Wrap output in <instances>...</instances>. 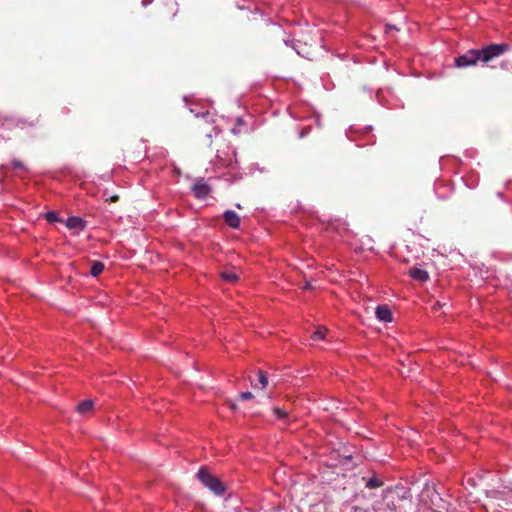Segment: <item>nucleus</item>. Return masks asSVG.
<instances>
[{"mask_svg":"<svg viewBox=\"0 0 512 512\" xmlns=\"http://www.w3.org/2000/svg\"><path fill=\"white\" fill-rule=\"evenodd\" d=\"M507 43L490 44L481 49H470L466 53L455 58V65L459 68L475 66L478 63L487 65L499 58L509 50Z\"/></svg>","mask_w":512,"mask_h":512,"instance_id":"nucleus-1","label":"nucleus"},{"mask_svg":"<svg viewBox=\"0 0 512 512\" xmlns=\"http://www.w3.org/2000/svg\"><path fill=\"white\" fill-rule=\"evenodd\" d=\"M199 481L213 492L216 496L224 495L226 491L225 484L216 476L212 475L206 467H202L196 474Z\"/></svg>","mask_w":512,"mask_h":512,"instance_id":"nucleus-2","label":"nucleus"},{"mask_svg":"<svg viewBox=\"0 0 512 512\" xmlns=\"http://www.w3.org/2000/svg\"><path fill=\"white\" fill-rule=\"evenodd\" d=\"M373 512H403L395 503L392 491L387 489L383 492L382 499L376 501L372 506Z\"/></svg>","mask_w":512,"mask_h":512,"instance_id":"nucleus-3","label":"nucleus"},{"mask_svg":"<svg viewBox=\"0 0 512 512\" xmlns=\"http://www.w3.org/2000/svg\"><path fill=\"white\" fill-rule=\"evenodd\" d=\"M427 498L430 499L429 507L433 510H438L444 507V501L441 499L439 493L435 490L434 486L426 485L421 494V500L427 503Z\"/></svg>","mask_w":512,"mask_h":512,"instance_id":"nucleus-4","label":"nucleus"},{"mask_svg":"<svg viewBox=\"0 0 512 512\" xmlns=\"http://www.w3.org/2000/svg\"><path fill=\"white\" fill-rule=\"evenodd\" d=\"M210 190V186L202 179L196 181L192 187V191L198 199L206 198L210 193Z\"/></svg>","mask_w":512,"mask_h":512,"instance_id":"nucleus-5","label":"nucleus"},{"mask_svg":"<svg viewBox=\"0 0 512 512\" xmlns=\"http://www.w3.org/2000/svg\"><path fill=\"white\" fill-rule=\"evenodd\" d=\"M223 218H224V221L225 223L233 228V229H237L239 228L240 226V217L239 215L232 211V210H226L223 214Z\"/></svg>","mask_w":512,"mask_h":512,"instance_id":"nucleus-6","label":"nucleus"},{"mask_svg":"<svg viewBox=\"0 0 512 512\" xmlns=\"http://www.w3.org/2000/svg\"><path fill=\"white\" fill-rule=\"evenodd\" d=\"M375 314L377 319L382 322H391L393 319L392 312L387 305H379L376 308Z\"/></svg>","mask_w":512,"mask_h":512,"instance_id":"nucleus-7","label":"nucleus"},{"mask_svg":"<svg viewBox=\"0 0 512 512\" xmlns=\"http://www.w3.org/2000/svg\"><path fill=\"white\" fill-rule=\"evenodd\" d=\"M410 276L414 280H418L420 282H425L429 278L428 272L426 270L421 269V268H413V269H411L410 270Z\"/></svg>","mask_w":512,"mask_h":512,"instance_id":"nucleus-8","label":"nucleus"},{"mask_svg":"<svg viewBox=\"0 0 512 512\" xmlns=\"http://www.w3.org/2000/svg\"><path fill=\"white\" fill-rule=\"evenodd\" d=\"M66 226L69 229H84L85 224L84 221L80 217L72 216L69 217L66 221Z\"/></svg>","mask_w":512,"mask_h":512,"instance_id":"nucleus-9","label":"nucleus"},{"mask_svg":"<svg viewBox=\"0 0 512 512\" xmlns=\"http://www.w3.org/2000/svg\"><path fill=\"white\" fill-rule=\"evenodd\" d=\"M93 406L92 400H84L77 405L76 410L79 414H86L92 410Z\"/></svg>","mask_w":512,"mask_h":512,"instance_id":"nucleus-10","label":"nucleus"},{"mask_svg":"<svg viewBox=\"0 0 512 512\" xmlns=\"http://www.w3.org/2000/svg\"><path fill=\"white\" fill-rule=\"evenodd\" d=\"M221 278L229 283H234L238 280V274L234 270H226L221 273Z\"/></svg>","mask_w":512,"mask_h":512,"instance_id":"nucleus-11","label":"nucleus"},{"mask_svg":"<svg viewBox=\"0 0 512 512\" xmlns=\"http://www.w3.org/2000/svg\"><path fill=\"white\" fill-rule=\"evenodd\" d=\"M104 270V264L100 261H94L91 265L90 274L94 277L100 275Z\"/></svg>","mask_w":512,"mask_h":512,"instance_id":"nucleus-12","label":"nucleus"},{"mask_svg":"<svg viewBox=\"0 0 512 512\" xmlns=\"http://www.w3.org/2000/svg\"><path fill=\"white\" fill-rule=\"evenodd\" d=\"M328 332V329L325 328V327H318L314 333L312 334V339L313 340H324L325 339V336Z\"/></svg>","mask_w":512,"mask_h":512,"instance_id":"nucleus-13","label":"nucleus"},{"mask_svg":"<svg viewBox=\"0 0 512 512\" xmlns=\"http://www.w3.org/2000/svg\"><path fill=\"white\" fill-rule=\"evenodd\" d=\"M383 485V482L378 479L376 476H373L369 479H367L365 486L369 489H375L378 487H381Z\"/></svg>","mask_w":512,"mask_h":512,"instance_id":"nucleus-14","label":"nucleus"},{"mask_svg":"<svg viewBox=\"0 0 512 512\" xmlns=\"http://www.w3.org/2000/svg\"><path fill=\"white\" fill-rule=\"evenodd\" d=\"M273 413L280 420H287L288 416H289V412L287 410L281 409L279 407H274L273 408Z\"/></svg>","mask_w":512,"mask_h":512,"instance_id":"nucleus-15","label":"nucleus"},{"mask_svg":"<svg viewBox=\"0 0 512 512\" xmlns=\"http://www.w3.org/2000/svg\"><path fill=\"white\" fill-rule=\"evenodd\" d=\"M258 381H259V384H260V388L261 389H264L267 387L268 385V378H267V375L264 371L262 370H259L258 371Z\"/></svg>","mask_w":512,"mask_h":512,"instance_id":"nucleus-16","label":"nucleus"},{"mask_svg":"<svg viewBox=\"0 0 512 512\" xmlns=\"http://www.w3.org/2000/svg\"><path fill=\"white\" fill-rule=\"evenodd\" d=\"M45 218L50 223H54V222H58L59 221V216H58L57 212H55V211L47 212L46 215H45Z\"/></svg>","mask_w":512,"mask_h":512,"instance_id":"nucleus-17","label":"nucleus"},{"mask_svg":"<svg viewBox=\"0 0 512 512\" xmlns=\"http://www.w3.org/2000/svg\"><path fill=\"white\" fill-rule=\"evenodd\" d=\"M190 112L193 113L196 117H200V116L206 117L209 115V112L207 110L205 112L204 111L200 112L196 108H190Z\"/></svg>","mask_w":512,"mask_h":512,"instance_id":"nucleus-18","label":"nucleus"},{"mask_svg":"<svg viewBox=\"0 0 512 512\" xmlns=\"http://www.w3.org/2000/svg\"><path fill=\"white\" fill-rule=\"evenodd\" d=\"M239 398H240L241 400H250V399H252V398H253V395H252V393H251V392H249V391H247V392H242V393H240Z\"/></svg>","mask_w":512,"mask_h":512,"instance_id":"nucleus-19","label":"nucleus"},{"mask_svg":"<svg viewBox=\"0 0 512 512\" xmlns=\"http://www.w3.org/2000/svg\"><path fill=\"white\" fill-rule=\"evenodd\" d=\"M12 165L16 169H23L24 168V164L20 160H14L12 162Z\"/></svg>","mask_w":512,"mask_h":512,"instance_id":"nucleus-20","label":"nucleus"},{"mask_svg":"<svg viewBox=\"0 0 512 512\" xmlns=\"http://www.w3.org/2000/svg\"><path fill=\"white\" fill-rule=\"evenodd\" d=\"M444 306H446V303L442 304L441 302L437 301L433 307H432V310L433 311H438L440 309H442Z\"/></svg>","mask_w":512,"mask_h":512,"instance_id":"nucleus-21","label":"nucleus"},{"mask_svg":"<svg viewBox=\"0 0 512 512\" xmlns=\"http://www.w3.org/2000/svg\"><path fill=\"white\" fill-rule=\"evenodd\" d=\"M118 199H119V197H118L117 195H114V196H112V197L110 198V201H111V202H116V201H118Z\"/></svg>","mask_w":512,"mask_h":512,"instance_id":"nucleus-22","label":"nucleus"},{"mask_svg":"<svg viewBox=\"0 0 512 512\" xmlns=\"http://www.w3.org/2000/svg\"><path fill=\"white\" fill-rule=\"evenodd\" d=\"M311 512H321L318 507H312Z\"/></svg>","mask_w":512,"mask_h":512,"instance_id":"nucleus-23","label":"nucleus"},{"mask_svg":"<svg viewBox=\"0 0 512 512\" xmlns=\"http://www.w3.org/2000/svg\"><path fill=\"white\" fill-rule=\"evenodd\" d=\"M310 287H311L310 283H306L304 288L309 289Z\"/></svg>","mask_w":512,"mask_h":512,"instance_id":"nucleus-24","label":"nucleus"},{"mask_svg":"<svg viewBox=\"0 0 512 512\" xmlns=\"http://www.w3.org/2000/svg\"><path fill=\"white\" fill-rule=\"evenodd\" d=\"M223 165H224V166H231V161H230L229 163H224V162H223Z\"/></svg>","mask_w":512,"mask_h":512,"instance_id":"nucleus-25","label":"nucleus"},{"mask_svg":"<svg viewBox=\"0 0 512 512\" xmlns=\"http://www.w3.org/2000/svg\"><path fill=\"white\" fill-rule=\"evenodd\" d=\"M217 159L222 162L223 160L220 158V155H217Z\"/></svg>","mask_w":512,"mask_h":512,"instance_id":"nucleus-26","label":"nucleus"},{"mask_svg":"<svg viewBox=\"0 0 512 512\" xmlns=\"http://www.w3.org/2000/svg\"><path fill=\"white\" fill-rule=\"evenodd\" d=\"M26 512H31V511H26Z\"/></svg>","mask_w":512,"mask_h":512,"instance_id":"nucleus-27","label":"nucleus"}]
</instances>
